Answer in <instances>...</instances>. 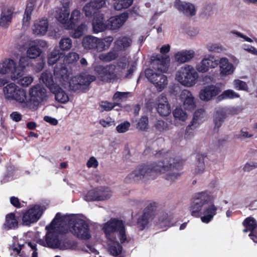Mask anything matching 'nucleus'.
Segmentation results:
<instances>
[{
	"instance_id": "nucleus-1",
	"label": "nucleus",
	"mask_w": 257,
	"mask_h": 257,
	"mask_svg": "<svg viewBox=\"0 0 257 257\" xmlns=\"http://www.w3.org/2000/svg\"><path fill=\"white\" fill-rule=\"evenodd\" d=\"M156 158H161L158 162L138 167L125 178L126 183L137 182L140 180L154 179L156 175L162 174L168 181H175L181 175L178 172L182 168L183 163L178 158L172 157L168 151L162 150L155 154Z\"/></svg>"
},
{
	"instance_id": "nucleus-2",
	"label": "nucleus",
	"mask_w": 257,
	"mask_h": 257,
	"mask_svg": "<svg viewBox=\"0 0 257 257\" xmlns=\"http://www.w3.org/2000/svg\"><path fill=\"white\" fill-rule=\"evenodd\" d=\"M54 78L48 71L43 72L40 76V82H42L51 90L57 85H61L64 88L69 87L74 91H83L96 79L94 75L81 73L69 78V72L65 67H56L54 70Z\"/></svg>"
},
{
	"instance_id": "nucleus-3",
	"label": "nucleus",
	"mask_w": 257,
	"mask_h": 257,
	"mask_svg": "<svg viewBox=\"0 0 257 257\" xmlns=\"http://www.w3.org/2000/svg\"><path fill=\"white\" fill-rule=\"evenodd\" d=\"M106 239V248L113 257H124V252L120 244L128 242L125 222L111 218L102 225Z\"/></svg>"
},
{
	"instance_id": "nucleus-4",
	"label": "nucleus",
	"mask_w": 257,
	"mask_h": 257,
	"mask_svg": "<svg viewBox=\"0 0 257 257\" xmlns=\"http://www.w3.org/2000/svg\"><path fill=\"white\" fill-rule=\"evenodd\" d=\"M215 197L209 191L196 193L193 197L190 211L194 217H200L202 222L208 223L216 214L218 207L214 204Z\"/></svg>"
},
{
	"instance_id": "nucleus-5",
	"label": "nucleus",
	"mask_w": 257,
	"mask_h": 257,
	"mask_svg": "<svg viewBox=\"0 0 257 257\" xmlns=\"http://www.w3.org/2000/svg\"><path fill=\"white\" fill-rule=\"evenodd\" d=\"M130 59L129 56H125L120 58L116 65L110 64L105 66H96L94 71L98 77L105 82H114L129 78L132 77L136 69L135 65L132 64L125 71L126 67L129 65Z\"/></svg>"
},
{
	"instance_id": "nucleus-6",
	"label": "nucleus",
	"mask_w": 257,
	"mask_h": 257,
	"mask_svg": "<svg viewBox=\"0 0 257 257\" xmlns=\"http://www.w3.org/2000/svg\"><path fill=\"white\" fill-rule=\"evenodd\" d=\"M64 232L70 231L78 238L89 239L91 237L88 224L84 218L79 215H62L59 218Z\"/></svg>"
},
{
	"instance_id": "nucleus-7",
	"label": "nucleus",
	"mask_w": 257,
	"mask_h": 257,
	"mask_svg": "<svg viewBox=\"0 0 257 257\" xmlns=\"http://www.w3.org/2000/svg\"><path fill=\"white\" fill-rule=\"evenodd\" d=\"M60 217V213H57L51 223L46 226L47 232L45 237L37 241L40 245L52 248H58L60 240V234L65 233L59 221Z\"/></svg>"
},
{
	"instance_id": "nucleus-8",
	"label": "nucleus",
	"mask_w": 257,
	"mask_h": 257,
	"mask_svg": "<svg viewBox=\"0 0 257 257\" xmlns=\"http://www.w3.org/2000/svg\"><path fill=\"white\" fill-rule=\"evenodd\" d=\"M198 78L199 74L196 69L188 64L181 67L175 74V80L186 87H192L195 85Z\"/></svg>"
},
{
	"instance_id": "nucleus-9",
	"label": "nucleus",
	"mask_w": 257,
	"mask_h": 257,
	"mask_svg": "<svg viewBox=\"0 0 257 257\" xmlns=\"http://www.w3.org/2000/svg\"><path fill=\"white\" fill-rule=\"evenodd\" d=\"M3 92L5 98L10 101H14L25 108L27 90L20 87L14 82L4 86Z\"/></svg>"
},
{
	"instance_id": "nucleus-10",
	"label": "nucleus",
	"mask_w": 257,
	"mask_h": 257,
	"mask_svg": "<svg viewBox=\"0 0 257 257\" xmlns=\"http://www.w3.org/2000/svg\"><path fill=\"white\" fill-rule=\"evenodd\" d=\"M47 98L46 89L39 84L33 85L29 89L28 95L27 93L25 108L31 109L37 107Z\"/></svg>"
},
{
	"instance_id": "nucleus-11",
	"label": "nucleus",
	"mask_w": 257,
	"mask_h": 257,
	"mask_svg": "<svg viewBox=\"0 0 257 257\" xmlns=\"http://www.w3.org/2000/svg\"><path fill=\"white\" fill-rule=\"evenodd\" d=\"M46 207L43 205L34 204L30 205L22 213V224L24 226H30L36 223L41 217Z\"/></svg>"
},
{
	"instance_id": "nucleus-12",
	"label": "nucleus",
	"mask_w": 257,
	"mask_h": 257,
	"mask_svg": "<svg viewBox=\"0 0 257 257\" xmlns=\"http://www.w3.org/2000/svg\"><path fill=\"white\" fill-rule=\"evenodd\" d=\"M145 75L149 81L155 86L157 91L164 90L168 83V78L162 72H156L152 69H147Z\"/></svg>"
},
{
	"instance_id": "nucleus-13",
	"label": "nucleus",
	"mask_w": 257,
	"mask_h": 257,
	"mask_svg": "<svg viewBox=\"0 0 257 257\" xmlns=\"http://www.w3.org/2000/svg\"><path fill=\"white\" fill-rule=\"evenodd\" d=\"M218 65V60L212 55L205 56L200 62L197 63L195 69L197 72L205 73L211 69H214Z\"/></svg>"
},
{
	"instance_id": "nucleus-14",
	"label": "nucleus",
	"mask_w": 257,
	"mask_h": 257,
	"mask_svg": "<svg viewBox=\"0 0 257 257\" xmlns=\"http://www.w3.org/2000/svg\"><path fill=\"white\" fill-rule=\"evenodd\" d=\"M82 46L87 50H96L97 51H102L104 45L101 38L87 35L83 37L82 41Z\"/></svg>"
},
{
	"instance_id": "nucleus-15",
	"label": "nucleus",
	"mask_w": 257,
	"mask_h": 257,
	"mask_svg": "<svg viewBox=\"0 0 257 257\" xmlns=\"http://www.w3.org/2000/svg\"><path fill=\"white\" fill-rule=\"evenodd\" d=\"M221 91V88L215 85H208L200 90L199 97L201 100L209 101L217 96Z\"/></svg>"
},
{
	"instance_id": "nucleus-16",
	"label": "nucleus",
	"mask_w": 257,
	"mask_h": 257,
	"mask_svg": "<svg viewBox=\"0 0 257 257\" xmlns=\"http://www.w3.org/2000/svg\"><path fill=\"white\" fill-rule=\"evenodd\" d=\"M16 62L11 59H6L0 62V74H10L11 78L13 80L18 79L17 74H15Z\"/></svg>"
},
{
	"instance_id": "nucleus-17",
	"label": "nucleus",
	"mask_w": 257,
	"mask_h": 257,
	"mask_svg": "<svg viewBox=\"0 0 257 257\" xmlns=\"http://www.w3.org/2000/svg\"><path fill=\"white\" fill-rule=\"evenodd\" d=\"M128 18V14L126 12L111 17L107 20V27L109 30H117L125 24Z\"/></svg>"
},
{
	"instance_id": "nucleus-18",
	"label": "nucleus",
	"mask_w": 257,
	"mask_h": 257,
	"mask_svg": "<svg viewBox=\"0 0 257 257\" xmlns=\"http://www.w3.org/2000/svg\"><path fill=\"white\" fill-rule=\"evenodd\" d=\"M156 105L157 110L161 116H167L171 112L170 105L164 93H162L157 97Z\"/></svg>"
},
{
	"instance_id": "nucleus-19",
	"label": "nucleus",
	"mask_w": 257,
	"mask_h": 257,
	"mask_svg": "<svg viewBox=\"0 0 257 257\" xmlns=\"http://www.w3.org/2000/svg\"><path fill=\"white\" fill-rule=\"evenodd\" d=\"M180 98L184 109L192 110L195 108L196 104L194 97L190 91L184 89L180 93Z\"/></svg>"
},
{
	"instance_id": "nucleus-20",
	"label": "nucleus",
	"mask_w": 257,
	"mask_h": 257,
	"mask_svg": "<svg viewBox=\"0 0 257 257\" xmlns=\"http://www.w3.org/2000/svg\"><path fill=\"white\" fill-rule=\"evenodd\" d=\"M220 74L222 76L232 75L235 70V67L231 63L228 58L225 57H220L218 60Z\"/></svg>"
},
{
	"instance_id": "nucleus-21",
	"label": "nucleus",
	"mask_w": 257,
	"mask_h": 257,
	"mask_svg": "<svg viewBox=\"0 0 257 257\" xmlns=\"http://www.w3.org/2000/svg\"><path fill=\"white\" fill-rule=\"evenodd\" d=\"M174 7L186 16H193L196 13L195 6L190 3L182 2L180 0H175L174 2Z\"/></svg>"
},
{
	"instance_id": "nucleus-22",
	"label": "nucleus",
	"mask_w": 257,
	"mask_h": 257,
	"mask_svg": "<svg viewBox=\"0 0 257 257\" xmlns=\"http://www.w3.org/2000/svg\"><path fill=\"white\" fill-rule=\"evenodd\" d=\"M43 0H30L28 3L23 19V26L28 28L30 25L32 12L34 7H40L42 5Z\"/></svg>"
},
{
	"instance_id": "nucleus-23",
	"label": "nucleus",
	"mask_w": 257,
	"mask_h": 257,
	"mask_svg": "<svg viewBox=\"0 0 257 257\" xmlns=\"http://www.w3.org/2000/svg\"><path fill=\"white\" fill-rule=\"evenodd\" d=\"M70 16L69 7H62L59 8L55 13V18L61 23L63 27L68 30V25L69 24V18Z\"/></svg>"
},
{
	"instance_id": "nucleus-24",
	"label": "nucleus",
	"mask_w": 257,
	"mask_h": 257,
	"mask_svg": "<svg viewBox=\"0 0 257 257\" xmlns=\"http://www.w3.org/2000/svg\"><path fill=\"white\" fill-rule=\"evenodd\" d=\"M93 31L94 33H98L108 29L107 21L104 22V15L100 12L95 13L92 20Z\"/></svg>"
},
{
	"instance_id": "nucleus-25",
	"label": "nucleus",
	"mask_w": 257,
	"mask_h": 257,
	"mask_svg": "<svg viewBox=\"0 0 257 257\" xmlns=\"http://www.w3.org/2000/svg\"><path fill=\"white\" fill-rule=\"evenodd\" d=\"M170 61V58L168 56H159L153 60L152 64L155 70L165 73L169 67Z\"/></svg>"
},
{
	"instance_id": "nucleus-26",
	"label": "nucleus",
	"mask_w": 257,
	"mask_h": 257,
	"mask_svg": "<svg viewBox=\"0 0 257 257\" xmlns=\"http://www.w3.org/2000/svg\"><path fill=\"white\" fill-rule=\"evenodd\" d=\"M49 27L47 18H42L34 22L33 31L34 34L37 35L44 36L46 34Z\"/></svg>"
},
{
	"instance_id": "nucleus-27",
	"label": "nucleus",
	"mask_w": 257,
	"mask_h": 257,
	"mask_svg": "<svg viewBox=\"0 0 257 257\" xmlns=\"http://www.w3.org/2000/svg\"><path fill=\"white\" fill-rule=\"evenodd\" d=\"M152 211L150 209H144L143 213L139 217L137 222V227L139 230H143L147 227L149 220L152 218Z\"/></svg>"
},
{
	"instance_id": "nucleus-28",
	"label": "nucleus",
	"mask_w": 257,
	"mask_h": 257,
	"mask_svg": "<svg viewBox=\"0 0 257 257\" xmlns=\"http://www.w3.org/2000/svg\"><path fill=\"white\" fill-rule=\"evenodd\" d=\"M194 56L195 52L192 50H182L175 54L174 60L181 64L190 61Z\"/></svg>"
},
{
	"instance_id": "nucleus-29",
	"label": "nucleus",
	"mask_w": 257,
	"mask_h": 257,
	"mask_svg": "<svg viewBox=\"0 0 257 257\" xmlns=\"http://www.w3.org/2000/svg\"><path fill=\"white\" fill-rule=\"evenodd\" d=\"M84 18L83 13L80 10L76 8L73 9L69 18V24L68 25V30L73 29L75 26L82 21Z\"/></svg>"
},
{
	"instance_id": "nucleus-30",
	"label": "nucleus",
	"mask_w": 257,
	"mask_h": 257,
	"mask_svg": "<svg viewBox=\"0 0 257 257\" xmlns=\"http://www.w3.org/2000/svg\"><path fill=\"white\" fill-rule=\"evenodd\" d=\"M30 59L28 56L23 55L20 58L18 64L16 63L15 74H17L18 78L24 74L25 69L30 65Z\"/></svg>"
},
{
	"instance_id": "nucleus-31",
	"label": "nucleus",
	"mask_w": 257,
	"mask_h": 257,
	"mask_svg": "<svg viewBox=\"0 0 257 257\" xmlns=\"http://www.w3.org/2000/svg\"><path fill=\"white\" fill-rule=\"evenodd\" d=\"M13 11L10 8L3 10L2 12L0 17V26L4 28H8L11 24L13 16Z\"/></svg>"
},
{
	"instance_id": "nucleus-32",
	"label": "nucleus",
	"mask_w": 257,
	"mask_h": 257,
	"mask_svg": "<svg viewBox=\"0 0 257 257\" xmlns=\"http://www.w3.org/2000/svg\"><path fill=\"white\" fill-rule=\"evenodd\" d=\"M206 116V113L202 108L197 109L194 113V117L191 124L187 126V131L192 128V126L195 125V127L197 128L199 124L203 121Z\"/></svg>"
},
{
	"instance_id": "nucleus-33",
	"label": "nucleus",
	"mask_w": 257,
	"mask_h": 257,
	"mask_svg": "<svg viewBox=\"0 0 257 257\" xmlns=\"http://www.w3.org/2000/svg\"><path fill=\"white\" fill-rule=\"evenodd\" d=\"M60 85H57L51 91L55 94L56 100L62 103H65L69 100V97L67 93L59 87Z\"/></svg>"
},
{
	"instance_id": "nucleus-34",
	"label": "nucleus",
	"mask_w": 257,
	"mask_h": 257,
	"mask_svg": "<svg viewBox=\"0 0 257 257\" xmlns=\"http://www.w3.org/2000/svg\"><path fill=\"white\" fill-rule=\"evenodd\" d=\"M132 41V39L126 36H123L118 38L115 42V48L117 50L123 51L125 50L129 47Z\"/></svg>"
},
{
	"instance_id": "nucleus-35",
	"label": "nucleus",
	"mask_w": 257,
	"mask_h": 257,
	"mask_svg": "<svg viewBox=\"0 0 257 257\" xmlns=\"http://www.w3.org/2000/svg\"><path fill=\"white\" fill-rule=\"evenodd\" d=\"M58 249L60 250H72L78 249V243L74 240H62L60 239Z\"/></svg>"
},
{
	"instance_id": "nucleus-36",
	"label": "nucleus",
	"mask_w": 257,
	"mask_h": 257,
	"mask_svg": "<svg viewBox=\"0 0 257 257\" xmlns=\"http://www.w3.org/2000/svg\"><path fill=\"white\" fill-rule=\"evenodd\" d=\"M64 57V53L55 47L48 56V63L52 65L55 64L61 58Z\"/></svg>"
},
{
	"instance_id": "nucleus-37",
	"label": "nucleus",
	"mask_w": 257,
	"mask_h": 257,
	"mask_svg": "<svg viewBox=\"0 0 257 257\" xmlns=\"http://www.w3.org/2000/svg\"><path fill=\"white\" fill-rule=\"evenodd\" d=\"M112 6L116 11H121L128 8L134 2V0H112Z\"/></svg>"
},
{
	"instance_id": "nucleus-38",
	"label": "nucleus",
	"mask_w": 257,
	"mask_h": 257,
	"mask_svg": "<svg viewBox=\"0 0 257 257\" xmlns=\"http://www.w3.org/2000/svg\"><path fill=\"white\" fill-rule=\"evenodd\" d=\"M99 193L101 192H97V188L92 189L86 193L84 196V199L87 201H102V199L108 196V194L106 196L98 195Z\"/></svg>"
},
{
	"instance_id": "nucleus-39",
	"label": "nucleus",
	"mask_w": 257,
	"mask_h": 257,
	"mask_svg": "<svg viewBox=\"0 0 257 257\" xmlns=\"http://www.w3.org/2000/svg\"><path fill=\"white\" fill-rule=\"evenodd\" d=\"M18 225V220L13 213L8 214L6 216L5 227L8 229L16 228Z\"/></svg>"
},
{
	"instance_id": "nucleus-40",
	"label": "nucleus",
	"mask_w": 257,
	"mask_h": 257,
	"mask_svg": "<svg viewBox=\"0 0 257 257\" xmlns=\"http://www.w3.org/2000/svg\"><path fill=\"white\" fill-rule=\"evenodd\" d=\"M196 159L195 164L194 173L196 174H200L204 172L205 169L204 157L202 155H198Z\"/></svg>"
},
{
	"instance_id": "nucleus-41",
	"label": "nucleus",
	"mask_w": 257,
	"mask_h": 257,
	"mask_svg": "<svg viewBox=\"0 0 257 257\" xmlns=\"http://www.w3.org/2000/svg\"><path fill=\"white\" fill-rule=\"evenodd\" d=\"M245 228L243 232L254 231L257 228V222L255 219L252 217L246 218L243 222Z\"/></svg>"
},
{
	"instance_id": "nucleus-42",
	"label": "nucleus",
	"mask_w": 257,
	"mask_h": 257,
	"mask_svg": "<svg viewBox=\"0 0 257 257\" xmlns=\"http://www.w3.org/2000/svg\"><path fill=\"white\" fill-rule=\"evenodd\" d=\"M30 45L27 51V56L30 59H35L41 55L42 51L40 48L36 47L32 42Z\"/></svg>"
},
{
	"instance_id": "nucleus-43",
	"label": "nucleus",
	"mask_w": 257,
	"mask_h": 257,
	"mask_svg": "<svg viewBox=\"0 0 257 257\" xmlns=\"http://www.w3.org/2000/svg\"><path fill=\"white\" fill-rule=\"evenodd\" d=\"M97 10L95 7L94 4L91 1L86 3L83 7L82 11L84 13L86 17L90 18L93 15L94 17L95 14L97 13L98 12H95Z\"/></svg>"
},
{
	"instance_id": "nucleus-44",
	"label": "nucleus",
	"mask_w": 257,
	"mask_h": 257,
	"mask_svg": "<svg viewBox=\"0 0 257 257\" xmlns=\"http://www.w3.org/2000/svg\"><path fill=\"white\" fill-rule=\"evenodd\" d=\"M87 31V26L85 23H82L72 32L71 36L75 39L79 38Z\"/></svg>"
},
{
	"instance_id": "nucleus-45",
	"label": "nucleus",
	"mask_w": 257,
	"mask_h": 257,
	"mask_svg": "<svg viewBox=\"0 0 257 257\" xmlns=\"http://www.w3.org/2000/svg\"><path fill=\"white\" fill-rule=\"evenodd\" d=\"M239 94L232 89H227L224 91L219 96L220 99H234L239 98Z\"/></svg>"
},
{
	"instance_id": "nucleus-46",
	"label": "nucleus",
	"mask_w": 257,
	"mask_h": 257,
	"mask_svg": "<svg viewBox=\"0 0 257 257\" xmlns=\"http://www.w3.org/2000/svg\"><path fill=\"white\" fill-rule=\"evenodd\" d=\"M79 55L76 52H70L65 56L64 55L63 62L65 64H73L77 61Z\"/></svg>"
},
{
	"instance_id": "nucleus-47",
	"label": "nucleus",
	"mask_w": 257,
	"mask_h": 257,
	"mask_svg": "<svg viewBox=\"0 0 257 257\" xmlns=\"http://www.w3.org/2000/svg\"><path fill=\"white\" fill-rule=\"evenodd\" d=\"M118 56V53L114 50L111 51L107 53H102L99 56L100 60L104 62H110L114 60Z\"/></svg>"
},
{
	"instance_id": "nucleus-48",
	"label": "nucleus",
	"mask_w": 257,
	"mask_h": 257,
	"mask_svg": "<svg viewBox=\"0 0 257 257\" xmlns=\"http://www.w3.org/2000/svg\"><path fill=\"white\" fill-rule=\"evenodd\" d=\"M60 49L62 51H68L72 46V42L70 38L68 37L62 38L59 43Z\"/></svg>"
},
{
	"instance_id": "nucleus-49",
	"label": "nucleus",
	"mask_w": 257,
	"mask_h": 257,
	"mask_svg": "<svg viewBox=\"0 0 257 257\" xmlns=\"http://www.w3.org/2000/svg\"><path fill=\"white\" fill-rule=\"evenodd\" d=\"M154 127L155 130L160 133L169 130V125L167 122L163 120H158L154 124Z\"/></svg>"
},
{
	"instance_id": "nucleus-50",
	"label": "nucleus",
	"mask_w": 257,
	"mask_h": 257,
	"mask_svg": "<svg viewBox=\"0 0 257 257\" xmlns=\"http://www.w3.org/2000/svg\"><path fill=\"white\" fill-rule=\"evenodd\" d=\"M224 118V115L223 113L222 109L216 110L214 113V119L215 127L218 128L221 126L222 122L223 121Z\"/></svg>"
},
{
	"instance_id": "nucleus-51",
	"label": "nucleus",
	"mask_w": 257,
	"mask_h": 257,
	"mask_svg": "<svg viewBox=\"0 0 257 257\" xmlns=\"http://www.w3.org/2000/svg\"><path fill=\"white\" fill-rule=\"evenodd\" d=\"M149 120L146 116H142L137 124V128L140 131H146L148 128Z\"/></svg>"
},
{
	"instance_id": "nucleus-52",
	"label": "nucleus",
	"mask_w": 257,
	"mask_h": 257,
	"mask_svg": "<svg viewBox=\"0 0 257 257\" xmlns=\"http://www.w3.org/2000/svg\"><path fill=\"white\" fill-rule=\"evenodd\" d=\"M234 88L237 90L247 91L248 87L247 83L239 79H234L233 81Z\"/></svg>"
},
{
	"instance_id": "nucleus-53",
	"label": "nucleus",
	"mask_w": 257,
	"mask_h": 257,
	"mask_svg": "<svg viewBox=\"0 0 257 257\" xmlns=\"http://www.w3.org/2000/svg\"><path fill=\"white\" fill-rule=\"evenodd\" d=\"M173 115L175 118L181 121H185L187 118V114L181 108H176L173 111Z\"/></svg>"
},
{
	"instance_id": "nucleus-54",
	"label": "nucleus",
	"mask_w": 257,
	"mask_h": 257,
	"mask_svg": "<svg viewBox=\"0 0 257 257\" xmlns=\"http://www.w3.org/2000/svg\"><path fill=\"white\" fill-rule=\"evenodd\" d=\"M206 48L209 52L214 53H220L223 50L222 46L218 43H209Z\"/></svg>"
},
{
	"instance_id": "nucleus-55",
	"label": "nucleus",
	"mask_w": 257,
	"mask_h": 257,
	"mask_svg": "<svg viewBox=\"0 0 257 257\" xmlns=\"http://www.w3.org/2000/svg\"><path fill=\"white\" fill-rule=\"evenodd\" d=\"M34 81V78L31 76H24L20 78L18 81V83L23 87H28Z\"/></svg>"
},
{
	"instance_id": "nucleus-56",
	"label": "nucleus",
	"mask_w": 257,
	"mask_h": 257,
	"mask_svg": "<svg viewBox=\"0 0 257 257\" xmlns=\"http://www.w3.org/2000/svg\"><path fill=\"white\" fill-rule=\"evenodd\" d=\"M130 126L131 123L127 121H125L118 124L116 127V130L118 133H124L129 130Z\"/></svg>"
},
{
	"instance_id": "nucleus-57",
	"label": "nucleus",
	"mask_w": 257,
	"mask_h": 257,
	"mask_svg": "<svg viewBox=\"0 0 257 257\" xmlns=\"http://www.w3.org/2000/svg\"><path fill=\"white\" fill-rule=\"evenodd\" d=\"M159 224L162 227L170 226V220L167 214L165 213L162 214L159 217Z\"/></svg>"
},
{
	"instance_id": "nucleus-58",
	"label": "nucleus",
	"mask_w": 257,
	"mask_h": 257,
	"mask_svg": "<svg viewBox=\"0 0 257 257\" xmlns=\"http://www.w3.org/2000/svg\"><path fill=\"white\" fill-rule=\"evenodd\" d=\"M130 93L128 92H116L112 97L114 101H120L126 99L127 97L128 94Z\"/></svg>"
},
{
	"instance_id": "nucleus-59",
	"label": "nucleus",
	"mask_w": 257,
	"mask_h": 257,
	"mask_svg": "<svg viewBox=\"0 0 257 257\" xmlns=\"http://www.w3.org/2000/svg\"><path fill=\"white\" fill-rule=\"evenodd\" d=\"M119 104L116 102H109L108 101L102 102L100 106L103 109V110L109 111L111 110L116 105H118Z\"/></svg>"
},
{
	"instance_id": "nucleus-60",
	"label": "nucleus",
	"mask_w": 257,
	"mask_h": 257,
	"mask_svg": "<svg viewBox=\"0 0 257 257\" xmlns=\"http://www.w3.org/2000/svg\"><path fill=\"white\" fill-rule=\"evenodd\" d=\"M101 192V193H99V194H98V195H99L100 196H106V195H108V197H106V198H104L103 199H102V201L109 198L112 195V192L108 188L100 187L99 188H97V192Z\"/></svg>"
},
{
	"instance_id": "nucleus-61",
	"label": "nucleus",
	"mask_w": 257,
	"mask_h": 257,
	"mask_svg": "<svg viewBox=\"0 0 257 257\" xmlns=\"http://www.w3.org/2000/svg\"><path fill=\"white\" fill-rule=\"evenodd\" d=\"M98 165V162L94 157H90L86 163V166L88 168H96Z\"/></svg>"
},
{
	"instance_id": "nucleus-62",
	"label": "nucleus",
	"mask_w": 257,
	"mask_h": 257,
	"mask_svg": "<svg viewBox=\"0 0 257 257\" xmlns=\"http://www.w3.org/2000/svg\"><path fill=\"white\" fill-rule=\"evenodd\" d=\"M107 1V0H91L90 1L94 4V7L97 9H100L105 7Z\"/></svg>"
},
{
	"instance_id": "nucleus-63",
	"label": "nucleus",
	"mask_w": 257,
	"mask_h": 257,
	"mask_svg": "<svg viewBox=\"0 0 257 257\" xmlns=\"http://www.w3.org/2000/svg\"><path fill=\"white\" fill-rule=\"evenodd\" d=\"M102 40L104 47L103 48V51L107 49L110 45L111 43L113 40V38L111 36H108L104 39H101Z\"/></svg>"
},
{
	"instance_id": "nucleus-64",
	"label": "nucleus",
	"mask_w": 257,
	"mask_h": 257,
	"mask_svg": "<svg viewBox=\"0 0 257 257\" xmlns=\"http://www.w3.org/2000/svg\"><path fill=\"white\" fill-rule=\"evenodd\" d=\"M21 249L22 246L20 244H18L17 246H15V245L12 246L11 247V255L14 257H17V255L20 253Z\"/></svg>"
}]
</instances>
